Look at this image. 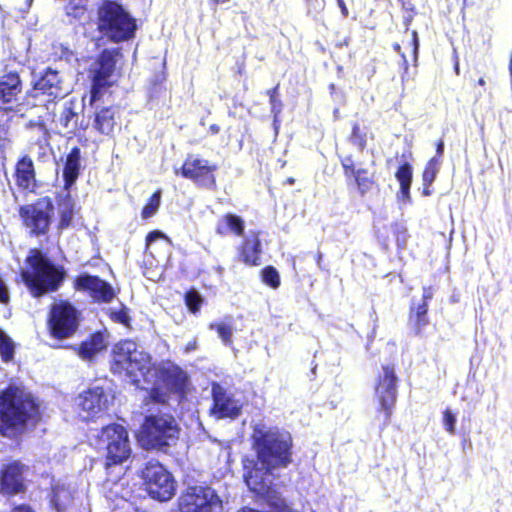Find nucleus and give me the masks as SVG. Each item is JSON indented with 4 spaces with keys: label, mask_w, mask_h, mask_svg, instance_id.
Wrapping results in <instances>:
<instances>
[{
    "label": "nucleus",
    "mask_w": 512,
    "mask_h": 512,
    "mask_svg": "<svg viewBox=\"0 0 512 512\" xmlns=\"http://www.w3.org/2000/svg\"><path fill=\"white\" fill-rule=\"evenodd\" d=\"M252 440L259 463L274 468H284L291 463L292 437L289 432L258 422L253 425Z\"/></svg>",
    "instance_id": "f257e3e1"
},
{
    "label": "nucleus",
    "mask_w": 512,
    "mask_h": 512,
    "mask_svg": "<svg viewBox=\"0 0 512 512\" xmlns=\"http://www.w3.org/2000/svg\"><path fill=\"white\" fill-rule=\"evenodd\" d=\"M112 371L124 374L138 387L141 386V378L146 383H152L156 375L150 355L131 340L119 342L114 346Z\"/></svg>",
    "instance_id": "f03ea898"
},
{
    "label": "nucleus",
    "mask_w": 512,
    "mask_h": 512,
    "mask_svg": "<svg viewBox=\"0 0 512 512\" xmlns=\"http://www.w3.org/2000/svg\"><path fill=\"white\" fill-rule=\"evenodd\" d=\"M38 414V408L29 393L9 387L0 395V433L12 436L26 422Z\"/></svg>",
    "instance_id": "7ed1b4c3"
},
{
    "label": "nucleus",
    "mask_w": 512,
    "mask_h": 512,
    "mask_svg": "<svg viewBox=\"0 0 512 512\" xmlns=\"http://www.w3.org/2000/svg\"><path fill=\"white\" fill-rule=\"evenodd\" d=\"M97 26L103 36L114 43L134 37L136 19L120 4L104 1L97 11Z\"/></svg>",
    "instance_id": "20e7f679"
},
{
    "label": "nucleus",
    "mask_w": 512,
    "mask_h": 512,
    "mask_svg": "<svg viewBox=\"0 0 512 512\" xmlns=\"http://www.w3.org/2000/svg\"><path fill=\"white\" fill-rule=\"evenodd\" d=\"M26 263L28 267L22 270L21 276L34 297L58 289L63 274L40 251L32 250Z\"/></svg>",
    "instance_id": "39448f33"
},
{
    "label": "nucleus",
    "mask_w": 512,
    "mask_h": 512,
    "mask_svg": "<svg viewBox=\"0 0 512 512\" xmlns=\"http://www.w3.org/2000/svg\"><path fill=\"white\" fill-rule=\"evenodd\" d=\"M175 419L166 413L146 416L139 434V442L145 449H160L178 438Z\"/></svg>",
    "instance_id": "423d86ee"
},
{
    "label": "nucleus",
    "mask_w": 512,
    "mask_h": 512,
    "mask_svg": "<svg viewBox=\"0 0 512 512\" xmlns=\"http://www.w3.org/2000/svg\"><path fill=\"white\" fill-rule=\"evenodd\" d=\"M93 439L96 448L107 451L109 464L122 463L131 454L128 433L122 425H107L96 434H93L91 441Z\"/></svg>",
    "instance_id": "0eeeda50"
},
{
    "label": "nucleus",
    "mask_w": 512,
    "mask_h": 512,
    "mask_svg": "<svg viewBox=\"0 0 512 512\" xmlns=\"http://www.w3.org/2000/svg\"><path fill=\"white\" fill-rule=\"evenodd\" d=\"M178 512H223L222 501L207 486H189L178 498Z\"/></svg>",
    "instance_id": "6e6552de"
},
{
    "label": "nucleus",
    "mask_w": 512,
    "mask_h": 512,
    "mask_svg": "<svg viewBox=\"0 0 512 512\" xmlns=\"http://www.w3.org/2000/svg\"><path fill=\"white\" fill-rule=\"evenodd\" d=\"M374 398L384 416V425H388L397 400V377L392 366H382L375 378Z\"/></svg>",
    "instance_id": "1a4fd4ad"
},
{
    "label": "nucleus",
    "mask_w": 512,
    "mask_h": 512,
    "mask_svg": "<svg viewBox=\"0 0 512 512\" xmlns=\"http://www.w3.org/2000/svg\"><path fill=\"white\" fill-rule=\"evenodd\" d=\"M142 478L153 499L167 501L175 494L173 477L159 462H148L142 471Z\"/></svg>",
    "instance_id": "9d476101"
},
{
    "label": "nucleus",
    "mask_w": 512,
    "mask_h": 512,
    "mask_svg": "<svg viewBox=\"0 0 512 512\" xmlns=\"http://www.w3.org/2000/svg\"><path fill=\"white\" fill-rule=\"evenodd\" d=\"M110 404V394L100 386L90 387L75 398L77 413L85 421L101 417L108 410Z\"/></svg>",
    "instance_id": "9b49d317"
},
{
    "label": "nucleus",
    "mask_w": 512,
    "mask_h": 512,
    "mask_svg": "<svg viewBox=\"0 0 512 512\" xmlns=\"http://www.w3.org/2000/svg\"><path fill=\"white\" fill-rule=\"evenodd\" d=\"M48 323L53 337L69 338L78 328L79 313L69 302L59 301L52 305Z\"/></svg>",
    "instance_id": "f8f14e48"
},
{
    "label": "nucleus",
    "mask_w": 512,
    "mask_h": 512,
    "mask_svg": "<svg viewBox=\"0 0 512 512\" xmlns=\"http://www.w3.org/2000/svg\"><path fill=\"white\" fill-rule=\"evenodd\" d=\"M215 164L197 155H188L181 167V175L205 188L215 187Z\"/></svg>",
    "instance_id": "ddd939ff"
},
{
    "label": "nucleus",
    "mask_w": 512,
    "mask_h": 512,
    "mask_svg": "<svg viewBox=\"0 0 512 512\" xmlns=\"http://www.w3.org/2000/svg\"><path fill=\"white\" fill-rule=\"evenodd\" d=\"M120 55V49L104 50L94 63L91 73L93 75L92 99L100 93V89L111 85V77L115 69L116 58Z\"/></svg>",
    "instance_id": "4468645a"
},
{
    "label": "nucleus",
    "mask_w": 512,
    "mask_h": 512,
    "mask_svg": "<svg viewBox=\"0 0 512 512\" xmlns=\"http://www.w3.org/2000/svg\"><path fill=\"white\" fill-rule=\"evenodd\" d=\"M53 210L52 202L49 198H42L34 205H27L20 208V215L25 225L35 234L45 233L48 226L50 215Z\"/></svg>",
    "instance_id": "2eb2a0df"
},
{
    "label": "nucleus",
    "mask_w": 512,
    "mask_h": 512,
    "mask_svg": "<svg viewBox=\"0 0 512 512\" xmlns=\"http://www.w3.org/2000/svg\"><path fill=\"white\" fill-rule=\"evenodd\" d=\"M247 472L244 474L245 482L249 489L259 495L269 496L273 492V481L275 479L274 470L264 463L257 462L250 469L245 465Z\"/></svg>",
    "instance_id": "dca6fc26"
},
{
    "label": "nucleus",
    "mask_w": 512,
    "mask_h": 512,
    "mask_svg": "<svg viewBox=\"0 0 512 512\" xmlns=\"http://www.w3.org/2000/svg\"><path fill=\"white\" fill-rule=\"evenodd\" d=\"M75 287L79 291L88 293L97 302L108 303L115 296L112 286L97 276L80 275L75 280Z\"/></svg>",
    "instance_id": "f3484780"
},
{
    "label": "nucleus",
    "mask_w": 512,
    "mask_h": 512,
    "mask_svg": "<svg viewBox=\"0 0 512 512\" xmlns=\"http://www.w3.org/2000/svg\"><path fill=\"white\" fill-rule=\"evenodd\" d=\"M34 96L46 95L48 101L62 98L70 91L57 71L48 69L34 84Z\"/></svg>",
    "instance_id": "a211bd4d"
},
{
    "label": "nucleus",
    "mask_w": 512,
    "mask_h": 512,
    "mask_svg": "<svg viewBox=\"0 0 512 512\" xmlns=\"http://www.w3.org/2000/svg\"><path fill=\"white\" fill-rule=\"evenodd\" d=\"M213 407L211 414L218 419L235 418L239 415L241 404L226 393L224 388L219 384L212 386Z\"/></svg>",
    "instance_id": "6ab92c4d"
},
{
    "label": "nucleus",
    "mask_w": 512,
    "mask_h": 512,
    "mask_svg": "<svg viewBox=\"0 0 512 512\" xmlns=\"http://www.w3.org/2000/svg\"><path fill=\"white\" fill-rule=\"evenodd\" d=\"M23 466L18 462L3 467L0 477V491L6 495H16L23 491Z\"/></svg>",
    "instance_id": "aec40b11"
},
{
    "label": "nucleus",
    "mask_w": 512,
    "mask_h": 512,
    "mask_svg": "<svg viewBox=\"0 0 512 512\" xmlns=\"http://www.w3.org/2000/svg\"><path fill=\"white\" fill-rule=\"evenodd\" d=\"M108 345V335L106 332L98 331L92 334L87 340L83 341L78 348V355L83 360H91L99 352L106 349Z\"/></svg>",
    "instance_id": "412c9836"
},
{
    "label": "nucleus",
    "mask_w": 512,
    "mask_h": 512,
    "mask_svg": "<svg viewBox=\"0 0 512 512\" xmlns=\"http://www.w3.org/2000/svg\"><path fill=\"white\" fill-rule=\"evenodd\" d=\"M16 183L20 188L29 192H33L37 186L34 165L27 156L19 160L16 165Z\"/></svg>",
    "instance_id": "4be33fe9"
},
{
    "label": "nucleus",
    "mask_w": 512,
    "mask_h": 512,
    "mask_svg": "<svg viewBox=\"0 0 512 512\" xmlns=\"http://www.w3.org/2000/svg\"><path fill=\"white\" fill-rule=\"evenodd\" d=\"M20 79L17 74L10 73L0 80V111H8L11 103L20 92Z\"/></svg>",
    "instance_id": "5701e85b"
},
{
    "label": "nucleus",
    "mask_w": 512,
    "mask_h": 512,
    "mask_svg": "<svg viewBox=\"0 0 512 512\" xmlns=\"http://www.w3.org/2000/svg\"><path fill=\"white\" fill-rule=\"evenodd\" d=\"M171 241L160 231L150 232L146 237V251L153 257L158 258L169 255Z\"/></svg>",
    "instance_id": "b1692460"
},
{
    "label": "nucleus",
    "mask_w": 512,
    "mask_h": 512,
    "mask_svg": "<svg viewBox=\"0 0 512 512\" xmlns=\"http://www.w3.org/2000/svg\"><path fill=\"white\" fill-rule=\"evenodd\" d=\"M80 170V149L75 147L66 157L63 177L65 181V188L68 190L76 181Z\"/></svg>",
    "instance_id": "393cba45"
},
{
    "label": "nucleus",
    "mask_w": 512,
    "mask_h": 512,
    "mask_svg": "<svg viewBox=\"0 0 512 512\" xmlns=\"http://www.w3.org/2000/svg\"><path fill=\"white\" fill-rule=\"evenodd\" d=\"M241 255L243 261L248 265L260 264L261 248L258 235L253 233L245 239Z\"/></svg>",
    "instance_id": "a878e982"
},
{
    "label": "nucleus",
    "mask_w": 512,
    "mask_h": 512,
    "mask_svg": "<svg viewBox=\"0 0 512 512\" xmlns=\"http://www.w3.org/2000/svg\"><path fill=\"white\" fill-rule=\"evenodd\" d=\"M72 499L73 494L64 483L57 482L53 484L51 504L58 512L66 509L71 504Z\"/></svg>",
    "instance_id": "bb28decb"
},
{
    "label": "nucleus",
    "mask_w": 512,
    "mask_h": 512,
    "mask_svg": "<svg viewBox=\"0 0 512 512\" xmlns=\"http://www.w3.org/2000/svg\"><path fill=\"white\" fill-rule=\"evenodd\" d=\"M244 230V222L243 220L236 215L227 214L223 218H221L216 225V232L221 235H227L229 233H233L237 236L242 235Z\"/></svg>",
    "instance_id": "cd10ccee"
},
{
    "label": "nucleus",
    "mask_w": 512,
    "mask_h": 512,
    "mask_svg": "<svg viewBox=\"0 0 512 512\" xmlns=\"http://www.w3.org/2000/svg\"><path fill=\"white\" fill-rule=\"evenodd\" d=\"M115 125V112L112 108H102L95 115L94 128L104 135L113 132Z\"/></svg>",
    "instance_id": "c85d7f7f"
},
{
    "label": "nucleus",
    "mask_w": 512,
    "mask_h": 512,
    "mask_svg": "<svg viewBox=\"0 0 512 512\" xmlns=\"http://www.w3.org/2000/svg\"><path fill=\"white\" fill-rule=\"evenodd\" d=\"M35 130L39 137L35 143H32L30 151L35 154L38 159L45 161L50 155L48 133L42 125H38Z\"/></svg>",
    "instance_id": "c756f323"
},
{
    "label": "nucleus",
    "mask_w": 512,
    "mask_h": 512,
    "mask_svg": "<svg viewBox=\"0 0 512 512\" xmlns=\"http://www.w3.org/2000/svg\"><path fill=\"white\" fill-rule=\"evenodd\" d=\"M58 209L60 214V227L66 228L70 225L74 214V202L69 194L61 199Z\"/></svg>",
    "instance_id": "7c9ffc66"
},
{
    "label": "nucleus",
    "mask_w": 512,
    "mask_h": 512,
    "mask_svg": "<svg viewBox=\"0 0 512 512\" xmlns=\"http://www.w3.org/2000/svg\"><path fill=\"white\" fill-rule=\"evenodd\" d=\"M77 118V114L73 111L71 105H67L63 108L58 121L65 133H70L77 127Z\"/></svg>",
    "instance_id": "2f4dec72"
},
{
    "label": "nucleus",
    "mask_w": 512,
    "mask_h": 512,
    "mask_svg": "<svg viewBox=\"0 0 512 512\" xmlns=\"http://www.w3.org/2000/svg\"><path fill=\"white\" fill-rule=\"evenodd\" d=\"M168 377L173 379L172 389L181 391L186 386L187 374L177 366H170L167 369Z\"/></svg>",
    "instance_id": "473e14b6"
},
{
    "label": "nucleus",
    "mask_w": 512,
    "mask_h": 512,
    "mask_svg": "<svg viewBox=\"0 0 512 512\" xmlns=\"http://www.w3.org/2000/svg\"><path fill=\"white\" fill-rule=\"evenodd\" d=\"M161 203V191L154 192L141 212L143 219H149L156 214Z\"/></svg>",
    "instance_id": "72a5a7b5"
},
{
    "label": "nucleus",
    "mask_w": 512,
    "mask_h": 512,
    "mask_svg": "<svg viewBox=\"0 0 512 512\" xmlns=\"http://www.w3.org/2000/svg\"><path fill=\"white\" fill-rule=\"evenodd\" d=\"M354 178L361 194H365L371 190L374 182L366 170L357 169Z\"/></svg>",
    "instance_id": "f704fd0d"
},
{
    "label": "nucleus",
    "mask_w": 512,
    "mask_h": 512,
    "mask_svg": "<svg viewBox=\"0 0 512 512\" xmlns=\"http://www.w3.org/2000/svg\"><path fill=\"white\" fill-rule=\"evenodd\" d=\"M209 328L211 330H216L219 337L223 341L225 345H231L232 343V335H233V327L232 325L220 322V323H212Z\"/></svg>",
    "instance_id": "c9c22d12"
},
{
    "label": "nucleus",
    "mask_w": 512,
    "mask_h": 512,
    "mask_svg": "<svg viewBox=\"0 0 512 512\" xmlns=\"http://www.w3.org/2000/svg\"><path fill=\"white\" fill-rule=\"evenodd\" d=\"M427 304L423 302L417 308H413L411 312V320L414 322L418 331H420L427 324Z\"/></svg>",
    "instance_id": "e433bc0d"
},
{
    "label": "nucleus",
    "mask_w": 512,
    "mask_h": 512,
    "mask_svg": "<svg viewBox=\"0 0 512 512\" xmlns=\"http://www.w3.org/2000/svg\"><path fill=\"white\" fill-rule=\"evenodd\" d=\"M440 167V161L437 157L432 158L426 165V168L423 172V181L425 184L430 185L439 170Z\"/></svg>",
    "instance_id": "4c0bfd02"
},
{
    "label": "nucleus",
    "mask_w": 512,
    "mask_h": 512,
    "mask_svg": "<svg viewBox=\"0 0 512 512\" xmlns=\"http://www.w3.org/2000/svg\"><path fill=\"white\" fill-rule=\"evenodd\" d=\"M14 346L11 339L0 329V354L3 360L8 361L12 358Z\"/></svg>",
    "instance_id": "58836bf2"
},
{
    "label": "nucleus",
    "mask_w": 512,
    "mask_h": 512,
    "mask_svg": "<svg viewBox=\"0 0 512 512\" xmlns=\"http://www.w3.org/2000/svg\"><path fill=\"white\" fill-rule=\"evenodd\" d=\"M262 279H263L264 283H266L267 285H269L270 287H272L274 289L278 288L280 285L279 273L275 268H273L271 266H268L263 269Z\"/></svg>",
    "instance_id": "ea45409f"
},
{
    "label": "nucleus",
    "mask_w": 512,
    "mask_h": 512,
    "mask_svg": "<svg viewBox=\"0 0 512 512\" xmlns=\"http://www.w3.org/2000/svg\"><path fill=\"white\" fill-rule=\"evenodd\" d=\"M396 178L400 187L410 186L412 181V169L409 164L402 165L396 172Z\"/></svg>",
    "instance_id": "a19ab883"
},
{
    "label": "nucleus",
    "mask_w": 512,
    "mask_h": 512,
    "mask_svg": "<svg viewBox=\"0 0 512 512\" xmlns=\"http://www.w3.org/2000/svg\"><path fill=\"white\" fill-rule=\"evenodd\" d=\"M86 0H73L65 7L66 13L69 16L80 18L85 13Z\"/></svg>",
    "instance_id": "79ce46f5"
},
{
    "label": "nucleus",
    "mask_w": 512,
    "mask_h": 512,
    "mask_svg": "<svg viewBox=\"0 0 512 512\" xmlns=\"http://www.w3.org/2000/svg\"><path fill=\"white\" fill-rule=\"evenodd\" d=\"M185 302L187 307L192 313L199 311L200 306L203 302L201 295L196 291H189L185 296Z\"/></svg>",
    "instance_id": "37998d69"
},
{
    "label": "nucleus",
    "mask_w": 512,
    "mask_h": 512,
    "mask_svg": "<svg viewBox=\"0 0 512 512\" xmlns=\"http://www.w3.org/2000/svg\"><path fill=\"white\" fill-rule=\"evenodd\" d=\"M366 131L359 125L355 124L352 129L351 142L356 145L359 149H363L366 145Z\"/></svg>",
    "instance_id": "c03bdc74"
},
{
    "label": "nucleus",
    "mask_w": 512,
    "mask_h": 512,
    "mask_svg": "<svg viewBox=\"0 0 512 512\" xmlns=\"http://www.w3.org/2000/svg\"><path fill=\"white\" fill-rule=\"evenodd\" d=\"M443 425L445 430L451 434H455V426H456V415L452 413L450 409H446L443 413Z\"/></svg>",
    "instance_id": "a18cd8bd"
},
{
    "label": "nucleus",
    "mask_w": 512,
    "mask_h": 512,
    "mask_svg": "<svg viewBox=\"0 0 512 512\" xmlns=\"http://www.w3.org/2000/svg\"><path fill=\"white\" fill-rule=\"evenodd\" d=\"M277 88H274L272 91H270V104H271V111L274 113L275 119L277 118V115L281 112V101L278 100L275 96Z\"/></svg>",
    "instance_id": "49530a36"
},
{
    "label": "nucleus",
    "mask_w": 512,
    "mask_h": 512,
    "mask_svg": "<svg viewBox=\"0 0 512 512\" xmlns=\"http://www.w3.org/2000/svg\"><path fill=\"white\" fill-rule=\"evenodd\" d=\"M308 13H319L325 5L324 0H306Z\"/></svg>",
    "instance_id": "de8ad7c7"
},
{
    "label": "nucleus",
    "mask_w": 512,
    "mask_h": 512,
    "mask_svg": "<svg viewBox=\"0 0 512 512\" xmlns=\"http://www.w3.org/2000/svg\"><path fill=\"white\" fill-rule=\"evenodd\" d=\"M342 166L345 170V175L354 176L357 169L354 168L353 161L350 157L344 158L342 160Z\"/></svg>",
    "instance_id": "09e8293b"
},
{
    "label": "nucleus",
    "mask_w": 512,
    "mask_h": 512,
    "mask_svg": "<svg viewBox=\"0 0 512 512\" xmlns=\"http://www.w3.org/2000/svg\"><path fill=\"white\" fill-rule=\"evenodd\" d=\"M151 398L158 403H164L166 402L167 396L165 393H162L159 391L158 387H152L151 388Z\"/></svg>",
    "instance_id": "8fccbe9b"
},
{
    "label": "nucleus",
    "mask_w": 512,
    "mask_h": 512,
    "mask_svg": "<svg viewBox=\"0 0 512 512\" xmlns=\"http://www.w3.org/2000/svg\"><path fill=\"white\" fill-rule=\"evenodd\" d=\"M9 300V293L4 281L0 278V302L7 303Z\"/></svg>",
    "instance_id": "3c124183"
},
{
    "label": "nucleus",
    "mask_w": 512,
    "mask_h": 512,
    "mask_svg": "<svg viewBox=\"0 0 512 512\" xmlns=\"http://www.w3.org/2000/svg\"><path fill=\"white\" fill-rule=\"evenodd\" d=\"M399 200L403 202H409L410 200V186L400 187V192L398 194Z\"/></svg>",
    "instance_id": "603ef678"
},
{
    "label": "nucleus",
    "mask_w": 512,
    "mask_h": 512,
    "mask_svg": "<svg viewBox=\"0 0 512 512\" xmlns=\"http://www.w3.org/2000/svg\"><path fill=\"white\" fill-rule=\"evenodd\" d=\"M412 46H413V55L414 59L417 60L418 57V49H419V39L416 31L412 32Z\"/></svg>",
    "instance_id": "864d4df0"
},
{
    "label": "nucleus",
    "mask_w": 512,
    "mask_h": 512,
    "mask_svg": "<svg viewBox=\"0 0 512 512\" xmlns=\"http://www.w3.org/2000/svg\"><path fill=\"white\" fill-rule=\"evenodd\" d=\"M196 347H197V341L192 340L185 345L184 352L190 353V352L196 350Z\"/></svg>",
    "instance_id": "5fc2aeb1"
},
{
    "label": "nucleus",
    "mask_w": 512,
    "mask_h": 512,
    "mask_svg": "<svg viewBox=\"0 0 512 512\" xmlns=\"http://www.w3.org/2000/svg\"><path fill=\"white\" fill-rule=\"evenodd\" d=\"M433 297V291L432 288L426 287L423 289V299L426 303L427 300L431 299Z\"/></svg>",
    "instance_id": "6e6d98bb"
},
{
    "label": "nucleus",
    "mask_w": 512,
    "mask_h": 512,
    "mask_svg": "<svg viewBox=\"0 0 512 512\" xmlns=\"http://www.w3.org/2000/svg\"><path fill=\"white\" fill-rule=\"evenodd\" d=\"M12 512H34V511L27 505H20V506L15 507Z\"/></svg>",
    "instance_id": "4d7b16f0"
},
{
    "label": "nucleus",
    "mask_w": 512,
    "mask_h": 512,
    "mask_svg": "<svg viewBox=\"0 0 512 512\" xmlns=\"http://www.w3.org/2000/svg\"><path fill=\"white\" fill-rule=\"evenodd\" d=\"M337 1H338L339 7L341 8V11H342L343 15L346 16L348 11H347V8H346V6L344 4V1L343 0H337Z\"/></svg>",
    "instance_id": "13d9d810"
},
{
    "label": "nucleus",
    "mask_w": 512,
    "mask_h": 512,
    "mask_svg": "<svg viewBox=\"0 0 512 512\" xmlns=\"http://www.w3.org/2000/svg\"><path fill=\"white\" fill-rule=\"evenodd\" d=\"M443 151H444V143H443V141H439V143L437 145L438 156H441L443 154Z\"/></svg>",
    "instance_id": "bf43d9fd"
},
{
    "label": "nucleus",
    "mask_w": 512,
    "mask_h": 512,
    "mask_svg": "<svg viewBox=\"0 0 512 512\" xmlns=\"http://www.w3.org/2000/svg\"><path fill=\"white\" fill-rule=\"evenodd\" d=\"M126 318H127V316H126V314H124V313H120V314L118 315V317H117V319H118L120 322H125V321H126Z\"/></svg>",
    "instance_id": "052dcab7"
},
{
    "label": "nucleus",
    "mask_w": 512,
    "mask_h": 512,
    "mask_svg": "<svg viewBox=\"0 0 512 512\" xmlns=\"http://www.w3.org/2000/svg\"><path fill=\"white\" fill-rule=\"evenodd\" d=\"M210 130H211L213 133H218L219 128H218L216 125H212V126L210 127Z\"/></svg>",
    "instance_id": "680f3d73"
},
{
    "label": "nucleus",
    "mask_w": 512,
    "mask_h": 512,
    "mask_svg": "<svg viewBox=\"0 0 512 512\" xmlns=\"http://www.w3.org/2000/svg\"><path fill=\"white\" fill-rule=\"evenodd\" d=\"M478 84H479L480 86H484V85H485V80H484L483 78H480V79L478 80Z\"/></svg>",
    "instance_id": "e2e57ef3"
},
{
    "label": "nucleus",
    "mask_w": 512,
    "mask_h": 512,
    "mask_svg": "<svg viewBox=\"0 0 512 512\" xmlns=\"http://www.w3.org/2000/svg\"><path fill=\"white\" fill-rule=\"evenodd\" d=\"M228 0H213V2L215 4H219V3H224V2H227Z\"/></svg>",
    "instance_id": "0e129e2a"
},
{
    "label": "nucleus",
    "mask_w": 512,
    "mask_h": 512,
    "mask_svg": "<svg viewBox=\"0 0 512 512\" xmlns=\"http://www.w3.org/2000/svg\"><path fill=\"white\" fill-rule=\"evenodd\" d=\"M395 49H396L397 51H399V50H400V46H399L398 44H397V45H395Z\"/></svg>",
    "instance_id": "69168bd1"
}]
</instances>
